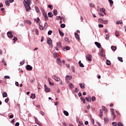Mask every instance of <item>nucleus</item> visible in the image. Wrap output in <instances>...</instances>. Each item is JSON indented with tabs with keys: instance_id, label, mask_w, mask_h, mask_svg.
Returning a JSON list of instances; mask_svg holds the SVG:
<instances>
[{
	"instance_id": "f257e3e1",
	"label": "nucleus",
	"mask_w": 126,
	"mask_h": 126,
	"mask_svg": "<svg viewBox=\"0 0 126 126\" xmlns=\"http://www.w3.org/2000/svg\"><path fill=\"white\" fill-rule=\"evenodd\" d=\"M23 3L26 9V11H29L30 10H31V7H30L31 1L30 0H24Z\"/></svg>"
},
{
	"instance_id": "f03ea898",
	"label": "nucleus",
	"mask_w": 126,
	"mask_h": 126,
	"mask_svg": "<svg viewBox=\"0 0 126 126\" xmlns=\"http://www.w3.org/2000/svg\"><path fill=\"white\" fill-rule=\"evenodd\" d=\"M47 43L48 45H49V46H50V48H53V41L52 40V39H51V38H47Z\"/></svg>"
},
{
	"instance_id": "7ed1b4c3",
	"label": "nucleus",
	"mask_w": 126,
	"mask_h": 126,
	"mask_svg": "<svg viewBox=\"0 0 126 126\" xmlns=\"http://www.w3.org/2000/svg\"><path fill=\"white\" fill-rule=\"evenodd\" d=\"M86 59L89 61V62H92V55L90 54H88L86 56Z\"/></svg>"
},
{
	"instance_id": "20e7f679",
	"label": "nucleus",
	"mask_w": 126,
	"mask_h": 126,
	"mask_svg": "<svg viewBox=\"0 0 126 126\" xmlns=\"http://www.w3.org/2000/svg\"><path fill=\"white\" fill-rule=\"evenodd\" d=\"M7 34L9 38H12V37H13V35L12 34V32H8L7 33Z\"/></svg>"
},
{
	"instance_id": "39448f33",
	"label": "nucleus",
	"mask_w": 126,
	"mask_h": 126,
	"mask_svg": "<svg viewBox=\"0 0 126 126\" xmlns=\"http://www.w3.org/2000/svg\"><path fill=\"white\" fill-rule=\"evenodd\" d=\"M32 68H33L30 65H27L26 66L27 70H32Z\"/></svg>"
},
{
	"instance_id": "423d86ee",
	"label": "nucleus",
	"mask_w": 126,
	"mask_h": 126,
	"mask_svg": "<svg viewBox=\"0 0 126 126\" xmlns=\"http://www.w3.org/2000/svg\"><path fill=\"white\" fill-rule=\"evenodd\" d=\"M57 63L59 65H62V60H61V59L60 58L57 59Z\"/></svg>"
},
{
	"instance_id": "0eeeda50",
	"label": "nucleus",
	"mask_w": 126,
	"mask_h": 126,
	"mask_svg": "<svg viewBox=\"0 0 126 126\" xmlns=\"http://www.w3.org/2000/svg\"><path fill=\"white\" fill-rule=\"evenodd\" d=\"M53 78H54L55 80H56V81H60L61 80V79L59 77L56 76H53Z\"/></svg>"
},
{
	"instance_id": "6e6552de",
	"label": "nucleus",
	"mask_w": 126,
	"mask_h": 126,
	"mask_svg": "<svg viewBox=\"0 0 126 126\" xmlns=\"http://www.w3.org/2000/svg\"><path fill=\"white\" fill-rule=\"evenodd\" d=\"M94 44L96 46V47H97V48H101V44H100L99 42H95Z\"/></svg>"
},
{
	"instance_id": "1a4fd4ad",
	"label": "nucleus",
	"mask_w": 126,
	"mask_h": 126,
	"mask_svg": "<svg viewBox=\"0 0 126 126\" xmlns=\"http://www.w3.org/2000/svg\"><path fill=\"white\" fill-rule=\"evenodd\" d=\"M80 88L82 89H84V88H85V84H84V83H80Z\"/></svg>"
},
{
	"instance_id": "9d476101",
	"label": "nucleus",
	"mask_w": 126,
	"mask_h": 126,
	"mask_svg": "<svg viewBox=\"0 0 126 126\" xmlns=\"http://www.w3.org/2000/svg\"><path fill=\"white\" fill-rule=\"evenodd\" d=\"M75 37L77 40H80V37H79V35L77 33H75Z\"/></svg>"
},
{
	"instance_id": "9b49d317",
	"label": "nucleus",
	"mask_w": 126,
	"mask_h": 126,
	"mask_svg": "<svg viewBox=\"0 0 126 126\" xmlns=\"http://www.w3.org/2000/svg\"><path fill=\"white\" fill-rule=\"evenodd\" d=\"M59 32L60 35L62 37H63V36H64V33H63V32H62V31L61 30L59 29Z\"/></svg>"
},
{
	"instance_id": "f8f14e48",
	"label": "nucleus",
	"mask_w": 126,
	"mask_h": 126,
	"mask_svg": "<svg viewBox=\"0 0 126 126\" xmlns=\"http://www.w3.org/2000/svg\"><path fill=\"white\" fill-rule=\"evenodd\" d=\"M85 99L87 102H91V96H89V97H86Z\"/></svg>"
},
{
	"instance_id": "ddd939ff",
	"label": "nucleus",
	"mask_w": 126,
	"mask_h": 126,
	"mask_svg": "<svg viewBox=\"0 0 126 126\" xmlns=\"http://www.w3.org/2000/svg\"><path fill=\"white\" fill-rule=\"evenodd\" d=\"M78 63L81 67H84V65L81 63V61H79Z\"/></svg>"
},
{
	"instance_id": "4468645a",
	"label": "nucleus",
	"mask_w": 126,
	"mask_h": 126,
	"mask_svg": "<svg viewBox=\"0 0 126 126\" xmlns=\"http://www.w3.org/2000/svg\"><path fill=\"white\" fill-rule=\"evenodd\" d=\"M100 12H103L105 15H106V12H105V8H102L100 9Z\"/></svg>"
},
{
	"instance_id": "2eb2a0df",
	"label": "nucleus",
	"mask_w": 126,
	"mask_h": 126,
	"mask_svg": "<svg viewBox=\"0 0 126 126\" xmlns=\"http://www.w3.org/2000/svg\"><path fill=\"white\" fill-rule=\"evenodd\" d=\"M31 98L32 99H35L36 98V95H35V94H32L31 95Z\"/></svg>"
},
{
	"instance_id": "dca6fc26",
	"label": "nucleus",
	"mask_w": 126,
	"mask_h": 126,
	"mask_svg": "<svg viewBox=\"0 0 126 126\" xmlns=\"http://www.w3.org/2000/svg\"><path fill=\"white\" fill-rule=\"evenodd\" d=\"M63 113L64 115H65V116H68V115H69V114L68 113V112H67L65 110H64L63 111Z\"/></svg>"
},
{
	"instance_id": "f3484780",
	"label": "nucleus",
	"mask_w": 126,
	"mask_h": 126,
	"mask_svg": "<svg viewBox=\"0 0 126 126\" xmlns=\"http://www.w3.org/2000/svg\"><path fill=\"white\" fill-rule=\"evenodd\" d=\"M48 17H53L54 16V14L52 13V12H50L48 13Z\"/></svg>"
},
{
	"instance_id": "a211bd4d",
	"label": "nucleus",
	"mask_w": 126,
	"mask_h": 126,
	"mask_svg": "<svg viewBox=\"0 0 126 126\" xmlns=\"http://www.w3.org/2000/svg\"><path fill=\"white\" fill-rule=\"evenodd\" d=\"M66 79H68V80H71V79H72V77H71V76H66Z\"/></svg>"
},
{
	"instance_id": "6ab92c4d",
	"label": "nucleus",
	"mask_w": 126,
	"mask_h": 126,
	"mask_svg": "<svg viewBox=\"0 0 126 126\" xmlns=\"http://www.w3.org/2000/svg\"><path fill=\"white\" fill-rule=\"evenodd\" d=\"M81 100L82 101V102L84 103V104H85L86 101H85V98L82 96L81 97Z\"/></svg>"
},
{
	"instance_id": "aec40b11",
	"label": "nucleus",
	"mask_w": 126,
	"mask_h": 126,
	"mask_svg": "<svg viewBox=\"0 0 126 126\" xmlns=\"http://www.w3.org/2000/svg\"><path fill=\"white\" fill-rule=\"evenodd\" d=\"M109 2L110 3V6L112 7L113 4H114V1L112 0H108Z\"/></svg>"
},
{
	"instance_id": "412c9836",
	"label": "nucleus",
	"mask_w": 126,
	"mask_h": 126,
	"mask_svg": "<svg viewBox=\"0 0 126 126\" xmlns=\"http://www.w3.org/2000/svg\"><path fill=\"white\" fill-rule=\"evenodd\" d=\"M57 46L58 48H62V44L60 42H57Z\"/></svg>"
},
{
	"instance_id": "4be33fe9",
	"label": "nucleus",
	"mask_w": 126,
	"mask_h": 126,
	"mask_svg": "<svg viewBox=\"0 0 126 126\" xmlns=\"http://www.w3.org/2000/svg\"><path fill=\"white\" fill-rule=\"evenodd\" d=\"M64 40L65 41V42H67L68 43H70V41H69V40L67 37H64Z\"/></svg>"
},
{
	"instance_id": "5701e85b",
	"label": "nucleus",
	"mask_w": 126,
	"mask_h": 126,
	"mask_svg": "<svg viewBox=\"0 0 126 126\" xmlns=\"http://www.w3.org/2000/svg\"><path fill=\"white\" fill-rule=\"evenodd\" d=\"M2 96L4 97H7V93L6 92H3L2 94Z\"/></svg>"
},
{
	"instance_id": "b1692460",
	"label": "nucleus",
	"mask_w": 126,
	"mask_h": 126,
	"mask_svg": "<svg viewBox=\"0 0 126 126\" xmlns=\"http://www.w3.org/2000/svg\"><path fill=\"white\" fill-rule=\"evenodd\" d=\"M5 3L6 5L9 6V2L8 1V0H5Z\"/></svg>"
},
{
	"instance_id": "393cba45",
	"label": "nucleus",
	"mask_w": 126,
	"mask_h": 126,
	"mask_svg": "<svg viewBox=\"0 0 126 126\" xmlns=\"http://www.w3.org/2000/svg\"><path fill=\"white\" fill-rule=\"evenodd\" d=\"M58 53H54V54H53L54 58L55 59H57V58H58Z\"/></svg>"
},
{
	"instance_id": "a878e982",
	"label": "nucleus",
	"mask_w": 126,
	"mask_h": 126,
	"mask_svg": "<svg viewBox=\"0 0 126 126\" xmlns=\"http://www.w3.org/2000/svg\"><path fill=\"white\" fill-rule=\"evenodd\" d=\"M45 91L46 92H50L51 91V89L49 88H46V89H45Z\"/></svg>"
},
{
	"instance_id": "bb28decb",
	"label": "nucleus",
	"mask_w": 126,
	"mask_h": 126,
	"mask_svg": "<svg viewBox=\"0 0 126 126\" xmlns=\"http://www.w3.org/2000/svg\"><path fill=\"white\" fill-rule=\"evenodd\" d=\"M118 60L120 61L121 62V63H123L124 62V60H123V58L122 57H118Z\"/></svg>"
},
{
	"instance_id": "cd10ccee",
	"label": "nucleus",
	"mask_w": 126,
	"mask_h": 126,
	"mask_svg": "<svg viewBox=\"0 0 126 126\" xmlns=\"http://www.w3.org/2000/svg\"><path fill=\"white\" fill-rule=\"evenodd\" d=\"M111 49H112L113 51H116V50H117V47L114 46H111Z\"/></svg>"
},
{
	"instance_id": "c85d7f7f",
	"label": "nucleus",
	"mask_w": 126,
	"mask_h": 126,
	"mask_svg": "<svg viewBox=\"0 0 126 126\" xmlns=\"http://www.w3.org/2000/svg\"><path fill=\"white\" fill-rule=\"evenodd\" d=\"M106 64L107 65H111V61L109 60L106 61Z\"/></svg>"
},
{
	"instance_id": "c756f323",
	"label": "nucleus",
	"mask_w": 126,
	"mask_h": 126,
	"mask_svg": "<svg viewBox=\"0 0 126 126\" xmlns=\"http://www.w3.org/2000/svg\"><path fill=\"white\" fill-rule=\"evenodd\" d=\"M53 13H54V15H57L58 14V11L56 10V9H55L53 10Z\"/></svg>"
},
{
	"instance_id": "7c9ffc66",
	"label": "nucleus",
	"mask_w": 126,
	"mask_h": 126,
	"mask_svg": "<svg viewBox=\"0 0 126 126\" xmlns=\"http://www.w3.org/2000/svg\"><path fill=\"white\" fill-rule=\"evenodd\" d=\"M34 8H35V9L36 12H40V9H39V8H38V7L35 6V7H34Z\"/></svg>"
},
{
	"instance_id": "2f4dec72",
	"label": "nucleus",
	"mask_w": 126,
	"mask_h": 126,
	"mask_svg": "<svg viewBox=\"0 0 126 126\" xmlns=\"http://www.w3.org/2000/svg\"><path fill=\"white\" fill-rule=\"evenodd\" d=\"M44 28L45 29H46V30H47V29L48 28V23H44Z\"/></svg>"
},
{
	"instance_id": "473e14b6",
	"label": "nucleus",
	"mask_w": 126,
	"mask_h": 126,
	"mask_svg": "<svg viewBox=\"0 0 126 126\" xmlns=\"http://www.w3.org/2000/svg\"><path fill=\"white\" fill-rule=\"evenodd\" d=\"M71 69H72L73 72H75V68L74 67V66H72L71 67Z\"/></svg>"
},
{
	"instance_id": "72a5a7b5",
	"label": "nucleus",
	"mask_w": 126,
	"mask_h": 126,
	"mask_svg": "<svg viewBox=\"0 0 126 126\" xmlns=\"http://www.w3.org/2000/svg\"><path fill=\"white\" fill-rule=\"evenodd\" d=\"M100 53L101 54V56H103V54L104 53V49H103V48H100Z\"/></svg>"
},
{
	"instance_id": "f704fd0d",
	"label": "nucleus",
	"mask_w": 126,
	"mask_h": 126,
	"mask_svg": "<svg viewBox=\"0 0 126 126\" xmlns=\"http://www.w3.org/2000/svg\"><path fill=\"white\" fill-rule=\"evenodd\" d=\"M116 24H123V22H122V21H117L116 22Z\"/></svg>"
},
{
	"instance_id": "c9c22d12",
	"label": "nucleus",
	"mask_w": 126,
	"mask_h": 126,
	"mask_svg": "<svg viewBox=\"0 0 126 126\" xmlns=\"http://www.w3.org/2000/svg\"><path fill=\"white\" fill-rule=\"evenodd\" d=\"M118 126H124V124L122 123V122H119L117 124Z\"/></svg>"
},
{
	"instance_id": "e433bc0d",
	"label": "nucleus",
	"mask_w": 126,
	"mask_h": 126,
	"mask_svg": "<svg viewBox=\"0 0 126 126\" xmlns=\"http://www.w3.org/2000/svg\"><path fill=\"white\" fill-rule=\"evenodd\" d=\"M69 87L72 89L73 88V84L72 83H70L69 85Z\"/></svg>"
},
{
	"instance_id": "4c0bfd02",
	"label": "nucleus",
	"mask_w": 126,
	"mask_h": 126,
	"mask_svg": "<svg viewBox=\"0 0 126 126\" xmlns=\"http://www.w3.org/2000/svg\"><path fill=\"white\" fill-rule=\"evenodd\" d=\"M36 124L39 126H43V125L41 124V122H40V121L37 122V123Z\"/></svg>"
},
{
	"instance_id": "58836bf2",
	"label": "nucleus",
	"mask_w": 126,
	"mask_h": 126,
	"mask_svg": "<svg viewBox=\"0 0 126 126\" xmlns=\"http://www.w3.org/2000/svg\"><path fill=\"white\" fill-rule=\"evenodd\" d=\"M37 23H39V21H40V18L38 17L35 19Z\"/></svg>"
},
{
	"instance_id": "ea45409f",
	"label": "nucleus",
	"mask_w": 126,
	"mask_h": 126,
	"mask_svg": "<svg viewBox=\"0 0 126 126\" xmlns=\"http://www.w3.org/2000/svg\"><path fill=\"white\" fill-rule=\"evenodd\" d=\"M44 18H45V21H47L49 20V19L48 18V15L44 16Z\"/></svg>"
},
{
	"instance_id": "a19ab883",
	"label": "nucleus",
	"mask_w": 126,
	"mask_h": 126,
	"mask_svg": "<svg viewBox=\"0 0 126 126\" xmlns=\"http://www.w3.org/2000/svg\"><path fill=\"white\" fill-rule=\"evenodd\" d=\"M36 35H39V31L37 29H35V31Z\"/></svg>"
},
{
	"instance_id": "79ce46f5",
	"label": "nucleus",
	"mask_w": 126,
	"mask_h": 126,
	"mask_svg": "<svg viewBox=\"0 0 126 126\" xmlns=\"http://www.w3.org/2000/svg\"><path fill=\"white\" fill-rule=\"evenodd\" d=\"M39 29L40 30H44V27L41 26V25H39Z\"/></svg>"
},
{
	"instance_id": "37998d69",
	"label": "nucleus",
	"mask_w": 126,
	"mask_h": 126,
	"mask_svg": "<svg viewBox=\"0 0 126 126\" xmlns=\"http://www.w3.org/2000/svg\"><path fill=\"white\" fill-rule=\"evenodd\" d=\"M34 120H35V122L36 123H38V122H39V120H38V119H37V118H36V117H34Z\"/></svg>"
},
{
	"instance_id": "c03bdc74",
	"label": "nucleus",
	"mask_w": 126,
	"mask_h": 126,
	"mask_svg": "<svg viewBox=\"0 0 126 126\" xmlns=\"http://www.w3.org/2000/svg\"><path fill=\"white\" fill-rule=\"evenodd\" d=\"M98 21L99 22H100V23H103L104 22V21L102 19H99Z\"/></svg>"
},
{
	"instance_id": "a18cd8bd",
	"label": "nucleus",
	"mask_w": 126,
	"mask_h": 126,
	"mask_svg": "<svg viewBox=\"0 0 126 126\" xmlns=\"http://www.w3.org/2000/svg\"><path fill=\"white\" fill-rule=\"evenodd\" d=\"M4 77L6 79H10V77H9V76H5Z\"/></svg>"
},
{
	"instance_id": "49530a36",
	"label": "nucleus",
	"mask_w": 126,
	"mask_h": 126,
	"mask_svg": "<svg viewBox=\"0 0 126 126\" xmlns=\"http://www.w3.org/2000/svg\"><path fill=\"white\" fill-rule=\"evenodd\" d=\"M52 33H53V31H49L48 32V35H52Z\"/></svg>"
},
{
	"instance_id": "de8ad7c7",
	"label": "nucleus",
	"mask_w": 126,
	"mask_h": 126,
	"mask_svg": "<svg viewBox=\"0 0 126 126\" xmlns=\"http://www.w3.org/2000/svg\"><path fill=\"white\" fill-rule=\"evenodd\" d=\"M49 8H50V9H53V5L49 4L48 5Z\"/></svg>"
},
{
	"instance_id": "09e8293b",
	"label": "nucleus",
	"mask_w": 126,
	"mask_h": 126,
	"mask_svg": "<svg viewBox=\"0 0 126 126\" xmlns=\"http://www.w3.org/2000/svg\"><path fill=\"white\" fill-rule=\"evenodd\" d=\"M109 34H106V37H105V39H106V40H109Z\"/></svg>"
},
{
	"instance_id": "8fccbe9b",
	"label": "nucleus",
	"mask_w": 126,
	"mask_h": 126,
	"mask_svg": "<svg viewBox=\"0 0 126 126\" xmlns=\"http://www.w3.org/2000/svg\"><path fill=\"white\" fill-rule=\"evenodd\" d=\"M61 28H64V27H65V24H61Z\"/></svg>"
},
{
	"instance_id": "3c124183",
	"label": "nucleus",
	"mask_w": 126,
	"mask_h": 126,
	"mask_svg": "<svg viewBox=\"0 0 126 126\" xmlns=\"http://www.w3.org/2000/svg\"><path fill=\"white\" fill-rule=\"evenodd\" d=\"M115 35L117 37H119V32H115Z\"/></svg>"
},
{
	"instance_id": "603ef678",
	"label": "nucleus",
	"mask_w": 126,
	"mask_h": 126,
	"mask_svg": "<svg viewBox=\"0 0 126 126\" xmlns=\"http://www.w3.org/2000/svg\"><path fill=\"white\" fill-rule=\"evenodd\" d=\"M8 101H9V99L8 98H6L5 99V103H8Z\"/></svg>"
},
{
	"instance_id": "864d4df0",
	"label": "nucleus",
	"mask_w": 126,
	"mask_h": 126,
	"mask_svg": "<svg viewBox=\"0 0 126 126\" xmlns=\"http://www.w3.org/2000/svg\"><path fill=\"white\" fill-rule=\"evenodd\" d=\"M112 126H117V123H116V122H113V123H112Z\"/></svg>"
},
{
	"instance_id": "5fc2aeb1",
	"label": "nucleus",
	"mask_w": 126,
	"mask_h": 126,
	"mask_svg": "<svg viewBox=\"0 0 126 126\" xmlns=\"http://www.w3.org/2000/svg\"><path fill=\"white\" fill-rule=\"evenodd\" d=\"M25 62L24 61H22L21 62H20V64H21V65H23V64L25 63Z\"/></svg>"
},
{
	"instance_id": "6e6d98bb",
	"label": "nucleus",
	"mask_w": 126,
	"mask_h": 126,
	"mask_svg": "<svg viewBox=\"0 0 126 126\" xmlns=\"http://www.w3.org/2000/svg\"><path fill=\"white\" fill-rule=\"evenodd\" d=\"M13 41H15V42H16V41H17V37L14 36V38L13 39Z\"/></svg>"
},
{
	"instance_id": "4d7b16f0",
	"label": "nucleus",
	"mask_w": 126,
	"mask_h": 126,
	"mask_svg": "<svg viewBox=\"0 0 126 126\" xmlns=\"http://www.w3.org/2000/svg\"><path fill=\"white\" fill-rule=\"evenodd\" d=\"M95 99H96V98L95 97V96H93L92 97V100L93 101H95Z\"/></svg>"
},
{
	"instance_id": "13d9d810",
	"label": "nucleus",
	"mask_w": 126,
	"mask_h": 126,
	"mask_svg": "<svg viewBox=\"0 0 126 126\" xmlns=\"http://www.w3.org/2000/svg\"><path fill=\"white\" fill-rule=\"evenodd\" d=\"M42 14H43V15H44V16H47V13L45 11L43 12Z\"/></svg>"
},
{
	"instance_id": "bf43d9fd",
	"label": "nucleus",
	"mask_w": 126,
	"mask_h": 126,
	"mask_svg": "<svg viewBox=\"0 0 126 126\" xmlns=\"http://www.w3.org/2000/svg\"><path fill=\"white\" fill-rule=\"evenodd\" d=\"M104 24H108V21L105 20V21H103V23Z\"/></svg>"
},
{
	"instance_id": "052dcab7",
	"label": "nucleus",
	"mask_w": 126,
	"mask_h": 126,
	"mask_svg": "<svg viewBox=\"0 0 126 126\" xmlns=\"http://www.w3.org/2000/svg\"><path fill=\"white\" fill-rule=\"evenodd\" d=\"M98 27L99 28H103V25L99 24V25H98Z\"/></svg>"
},
{
	"instance_id": "680f3d73",
	"label": "nucleus",
	"mask_w": 126,
	"mask_h": 126,
	"mask_svg": "<svg viewBox=\"0 0 126 126\" xmlns=\"http://www.w3.org/2000/svg\"><path fill=\"white\" fill-rule=\"evenodd\" d=\"M78 95L79 97H81V96H82V94H81V93L80 92L78 93Z\"/></svg>"
},
{
	"instance_id": "e2e57ef3",
	"label": "nucleus",
	"mask_w": 126,
	"mask_h": 126,
	"mask_svg": "<svg viewBox=\"0 0 126 126\" xmlns=\"http://www.w3.org/2000/svg\"><path fill=\"white\" fill-rule=\"evenodd\" d=\"M90 6H91V7H94V4L90 3Z\"/></svg>"
},
{
	"instance_id": "0e129e2a",
	"label": "nucleus",
	"mask_w": 126,
	"mask_h": 126,
	"mask_svg": "<svg viewBox=\"0 0 126 126\" xmlns=\"http://www.w3.org/2000/svg\"><path fill=\"white\" fill-rule=\"evenodd\" d=\"M65 81L66 83H69V80L67 79L66 78H65Z\"/></svg>"
},
{
	"instance_id": "69168bd1",
	"label": "nucleus",
	"mask_w": 126,
	"mask_h": 126,
	"mask_svg": "<svg viewBox=\"0 0 126 126\" xmlns=\"http://www.w3.org/2000/svg\"><path fill=\"white\" fill-rule=\"evenodd\" d=\"M27 23L28 24H29V25H31V22H30V21H27Z\"/></svg>"
},
{
	"instance_id": "338daca9",
	"label": "nucleus",
	"mask_w": 126,
	"mask_h": 126,
	"mask_svg": "<svg viewBox=\"0 0 126 126\" xmlns=\"http://www.w3.org/2000/svg\"><path fill=\"white\" fill-rule=\"evenodd\" d=\"M43 41H44V36H41V42H43Z\"/></svg>"
},
{
	"instance_id": "774afa93",
	"label": "nucleus",
	"mask_w": 126,
	"mask_h": 126,
	"mask_svg": "<svg viewBox=\"0 0 126 126\" xmlns=\"http://www.w3.org/2000/svg\"><path fill=\"white\" fill-rule=\"evenodd\" d=\"M15 126H19V123L17 122V123L15 124Z\"/></svg>"
}]
</instances>
